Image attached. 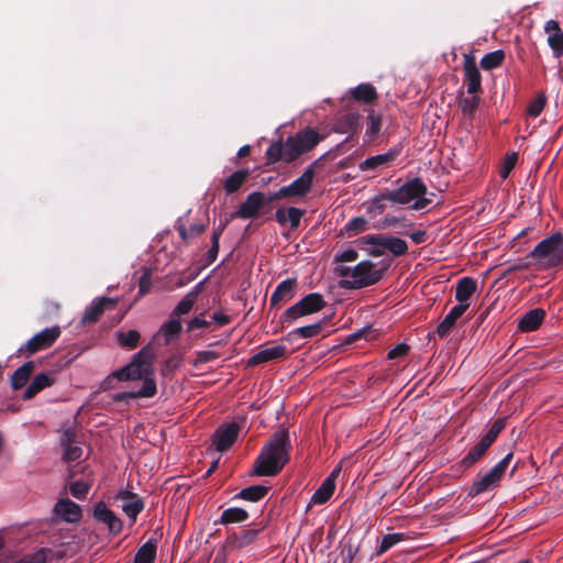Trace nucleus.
<instances>
[{"label":"nucleus","instance_id":"obj_47","mask_svg":"<svg viewBox=\"0 0 563 563\" xmlns=\"http://www.w3.org/2000/svg\"><path fill=\"white\" fill-rule=\"evenodd\" d=\"M206 228H207V224H205V223L191 224L189 227V229H187L184 224H177V227H176L179 236L184 241H188L189 239L200 235L202 232H205Z\"/></svg>","mask_w":563,"mask_h":563},{"label":"nucleus","instance_id":"obj_50","mask_svg":"<svg viewBox=\"0 0 563 563\" xmlns=\"http://www.w3.org/2000/svg\"><path fill=\"white\" fill-rule=\"evenodd\" d=\"M349 235H355L368 229V221L364 217L352 218L344 227Z\"/></svg>","mask_w":563,"mask_h":563},{"label":"nucleus","instance_id":"obj_57","mask_svg":"<svg viewBox=\"0 0 563 563\" xmlns=\"http://www.w3.org/2000/svg\"><path fill=\"white\" fill-rule=\"evenodd\" d=\"M358 549L355 547L351 541H347L343 544L340 554L339 560L341 563H352L355 559V555L357 553Z\"/></svg>","mask_w":563,"mask_h":563},{"label":"nucleus","instance_id":"obj_17","mask_svg":"<svg viewBox=\"0 0 563 563\" xmlns=\"http://www.w3.org/2000/svg\"><path fill=\"white\" fill-rule=\"evenodd\" d=\"M53 511L58 518L70 523L78 522L82 516L80 506L69 498L59 499Z\"/></svg>","mask_w":563,"mask_h":563},{"label":"nucleus","instance_id":"obj_38","mask_svg":"<svg viewBox=\"0 0 563 563\" xmlns=\"http://www.w3.org/2000/svg\"><path fill=\"white\" fill-rule=\"evenodd\" d=\"M489 446L490 444H488L484 439H481L478 443H476L462 459L461 464L466 468L471 467L486 454Z\"/></svg>","mask_w":563,"mask_h":563},{"label":"nucleus","instance_id":"obj_23","mask_svg":"<svg viewBox=\"0 0 563 563\" xmlns=\"http://www.w3.org/2000/svg\"><path fill=\"white\" fill-rule=\"evenodd\" d=\"M287 354V349L285 345H276L272 347H266L253 356H251L247 361V366H256L263 363H267L274 360L284 358Z\"/></svg>","mask_w":563,"mask_h":563},{"label":"nucleus","instance_id":"obj_35","mask_svg":"<svg viewBox=\"0 0 563 563\" xmlns=\"http://www.w3.org/2000/svg\"><path fill=\"white\" fill-rule=\"evenodd\" d=\"M34 362L27 361L18 369H15L11 376V387L14 390H19L22 387H24L29 382L31 374L34 371Z\"/></svg>","mask_w":563,"mask_h":563},{"label":"nucleus","instance_id":"obj_41","mask_svg":"<svg viewBox=\"0 0 563 563\" xmlns=\"http://www.w3.org/2000/svg\"><path fill=\"white\" fill-rule=\"evenodd\" d=\"M229 221H230V219H225L224 221L220 222L219 227L216 228L212 232L211 247L209 249V251L207 253V260H208L209 264L213 263L218 257L219 247H220V244H219L220 236H221L222 232L224 231V229L227 228Z\"/></svg>","mask_w":563,"mask_h":563},{"label":"nucleus","instance_id":"obj_58","mask_svg":"<svg viewBox=\"0 0 563 563\" xmlns=\"http://www.w3.org/2000/svg\"><path fill=\"white\" fill-rule=\"evenodd\" d=\"M183 363V356L180 354L170 355L164 363V367L162 369L163 375H167L178 369Z\"/></svg>","mask_w":563,"mask_h":563},{"label":"nucleus","instance_id":"obj_44","mask_svg":"<svg viewBox=\"0 0 563 563\" xmlns=\"http://www.w3.org/2000/svg\"><path fill=\"white\" fill-rule=\"evenodd\" d=\"M145 503L143 499L125 501L121 505L122 511L130 519L131 525L136 522L137 516L144 510Z\"/></svg>","mask_w":563,"mask_h":563},{"label":"nucleus","instance_id":"obj_43","mask_svg":"<svg viewBox=\"0 0 563 563\" xmlns=\"http://www.w3.org/2000/svg\"><path fill=\"white\" fill-rule=\"evenodd\" d=\"M385 240L386 252L391 253L393 256L398 257L405 255L408 252V244L405 240L391 235H386Z\"/></svg>","mask_w":563,"mask_h":563},{"label":"nucleus","instance_id":"obj_13","mask_svg":"<svg viewBox=\"0 0 563 563\" xmlns=\"http://www.w3.org/2000/svg\"><path fill=\"white\" fill-rule=\"evenodd\" d=\"M240 430V424L236 422L219 426L212 434V445L218 452L228 451L236 441Z\"/></svg>","mask_w":563,"mask_h":563},{"label":"nucleus","instance_id":"obj_8","mask_svg":"<svg viewBox=\"0 0 563 563\" xmlns=\"http://www.w3.org/2000/svg\"><path fill=\"white\" fill-rule=\"evenodd\" d=\"M275 201L273 192L266 195L262 191H253L247 195L245 200L239 206L230 219L239 218L243 220L255 219L265 212V209Z\"/></svg>","mask_w":563,"mask_h":563},{"label":"nucleus","instance_id":"obj_19","mask_svg":"<svg viewBox=\"0 0 563 563\" xmlns=\"http://www.w3.org/2000/svg\"><path fill=\"white\" fill-rule=\"evenodd\" d=\"M115 305L117 299L113 298L101 297L95 299L92 303L86 308L81 318V323L87 324L97 322L103 314L107 307H114Z\"/></svg>","mask_w":563,"mask_h":563},{"label":"nucleus","instance_id":"obj_60","mask_svg":"<svg viewBox=\"0 0 563 563\" xmlns=\"http://www.w3.org/2000/svg\"><path fill=\"white\" fill-rule=\"evenodd\" d=\"M69 489H70V494L75 498L82 499L88 494L89 485L87 483H85V482L76 481V482L70 484Z\"/></svg>","mask_w":563,"mask_h":563},{"label":"nucleus","instance_id":"obj_33","mask_svg":"<svg viewBox=\"0 0 563 563\" xmlns=\"http://www.w3.org/2000/svg\"><path fill=\"white\" fill-rule=\"evenodd\" d=\"M251 176L249 168L235 170L223 180V188L228 195H232L241 189Z\"/></svg>","mask_w":563,"mask_h":563},{"label":"nucleus","instance_id":"obj_22","mask_svg":"<svg viewBox=\"0 0 563 563\" xmlns=\"http://www.w3.org/2000/svg\"><path fill=\"white\" fill-rule=\"evenodd\" d=\"M305 212V210L299 209L297 207H279L275 212V220L282 227L289 223L290 229L296 230L300 225V221Z\"/></svg>","mask_w":563,"mask_h":563},{"label":"nucleus","instance_id":"obj_4","mask_svg":"<svg viewBox=\"0 0 563 563\" xmlns=\"http://www.w3.org/2000/svg\"><path fill=\"white\" fill-rule=\"evenodd\" d=\"M427 185L420 177L407 180L404 185L395 190L388 191V201L397 205H407L415 201L411 208L413 210L426 209L432 201L427 198Z\"/></svg>","mask_w":563,"mask_h":563},{"label":"nucleus","instance_id":"obj_45","mask_svg":"<svg viewBox=\"0 0 563 563\" xmlns=\"http://www.w3.org/2000/svg\"><path fill=\"white\" fill-rule=\"evenodd\" d=\"M117 339L120 346L133 350L139 345L141 334L136 330H129L128 332H118Z\"/></svg>","mask_w":563,"mask_h":563},{"label":"nucleus","instance_id":"obj_24","mask_svg":"<svg viewBox=\"0 0 563 563\" xmlns=\"http://www.w3.org/2000/svg\"><path fill=\"white\" fill-rule=\"evenodd\" d=\"M544 31L549 34L548 44L555 57L563 55V32L559 22L550 20L545 23Z\"/></svg>","mask_w":563,"mask_h":563},{"label":"nucleus","instance_id":"obj_28","mask_svg":"<svg viewBox=\"0 0 563 563\" xmlns=\"http://www.w3.org/2000/svg\"><path fill=\"white\" fill-rule=\"evenodd\" d=\"M545 311L541 308H534L525 313L519 322L518 329L521 332H532L539 329L544 320Z\"/></svg>","mask_w":563,"mask_h":563},{"label":"nucleus","instance_id":"obj_54","mask_svg":"<svg viewBox=\"0 0 563 563\" xmlns=\"http://www.w3.org/2000/svg\"><path fill=\"white\" fill-rule=\"evenodd\" d=\"M368 126L366 130V135L369 136V140L375 139L382 126V118L378 114H375L374 111H371L367 115Z\"/></svg>","mask_w":563,"mask_h":563},{"label":"nucleus","instance_id":"obj_31","mask_svg":"<svg viewBox=\"0 0 563 563\" xmlns=\"http://www.w3.org/2000/svg\"><path fill=\"white\" fill-rule=\"evenodd\" d=\"M477 289L476 280L472 277L461 278L455 288V299L459 301L457 305H468L470 298L474 295Z\"/></svg>","mask_w":563,"mask_h":563},{"label":"nucleus","instance_id":"obj_5","mask_svg":"<svg viewBox=\"0 0 563 563\" xmlns=\"http://www.w3.org/2000/svg\"><path fill=\"white\" fill-rule=\"evenodd\" d=\"M327 306V301L319 292H310L303 296L298 302L286 309L279 321L283 327L294 323L302 317H307L321 311Z\"/></svg>","mask_w":563,"mask_h":563},{"label":"nucleus","instance_id":"obj_52","mask_svg":"<svg viewBox=\"0 0 563 563\" xmlns=\"http://www.w3.org/2000/svg\"><path fill=\"white\" fill-rule=\"evenodd\" d=\"M406 536L404 533H388L385 534L382 539L380 545L378 548L377 554H383L388 551L390 548L405 540Z\"/></svg>","mask_w":563,"mask_h":563},{"label":"nucleus","instance_id":"obj_18","mask_svg":"<svg viewBox=\"0 0 563 563\" xmlns=\"http://www.w3.org/2000/svg\"><path fill=\"white\" fill-rule=\"evenodd\" d=\"M341 472V466L334 467L331 474L322 482L321 486L314 492L311 497V503L314 505L325 504L334 493L335 481Z\"/></svg>","mask_w":563,"mask_h":563},{"label":"nucleus","instance_id":"obj_64","mask_svg":"<svg viewBox=\"0 0 563 563\" xmlns=\"http://www.w3.org/2000/svg\"><path fill=\"white\" fill-rule=\"evenodd\" d=\"M357 257H358V253L355 250L350 249V250L343 251L340 254H336L334 260H335V262L345 263V262H354L357 260Z\"/></svg>","mask_w":563,"mask_h":563},{"label":"nucleus","instance_id":"obj_14","mask_svg":"<svg viewBox=\"0 0 563 563\" xmlns=\"http://www.w3.org/2000/svg\"><path fill=\"white\" fill-rule=\"evenodd\" d=\"M59 444L63 449V461L70 463L80 460L82 455V448L79 445L77 431L73 428H67L62 432Z\"/></svg>","mask_w":563,"mask_h":563},{"label":"nucleus","instance_id":"obj_21","mask_svg":"<svg viewBox=\"0 0 563 563\" xmlns=\"http://www.w3.org/2000/svg\"><path fill=\"white\" fill-rule=\"evenodd\" d=\"M156 393L157 386L155 379H145L139 390L117 393L112 396V400L115 402H123L129 399L152 398Z\"/></svg>","mask_w":563,"mask_h":563},{"label":"nucleus","instance_id":"obj_53","mask_svg":"<svg viewBox=\"0 0 563 563\" xmlns=\"http://www.w3.org/2000/svg\"><path fill=\"white\" fill-rule=\"evenodd\" d=\"M547 103L544 93H539L528 106L527 113L530 117L537 118L541 114Z\"/></svg>","mask_w":563,"mask_h":563},{"label":"nucleus","instance_id":"obj_62","mask_svg":"<svg viewBox=\"0 0 563 563\" xmlns=\"http://www.w3.org/2000/svg\"><path fill=\"white\" fill-rule=\"evenodd\" d=\"M48 553V550L41 549L33 554L25 555L21 560L26 561L25 563H46Z\"/></svg>","mask_w":563,"mask_h":563},{"label":"nucleus","instance_id":"obj_39","mask_svg":"<svg viewBox=\"0 0 563 563\" xmlns=\"http://www.w3.org/2000/svg\"><path fill=\"white\" fill-rule=\"evenodd\" d=\"M249 518H250V515L245 509L239 508V507H231V508L225 509L221 514L220 519L218 521H216V523H221V525L242 523V522H245L246 520H249Z\"/></svg>","mask_w":563,"mask_h":563},{"label":"nucleus","instance_id":"obj_56","mask_svg":"<svg viewBox=\"0 0 563 563\" xmlns=\"http://www.w3.org/2000/svg\"><path fill=\"white\" fill-rule=\"evenodd\" d=\"M196 301L185 296L173 309L170 317L179 318L180 316L187 314L192 309Z\"/></svg>","mask_w":563,"mask_h":563},{"label":"nucleus","instance_id":"obj_51","mask_svg":"<svg viewBox=\"0 0 563 563\" xmlns=\"http://www.w3.org/2000/svg\"><path fill=\"white\" fill-rule=\"evenodd\" d=\"M505 427H506V418L496 419L493 422V424L490 426L487 433L482 437V439H484L488 444L492 445L498 438L499 433L505 429Z\"/></svg>","mask_w":563,"mask_h":563},{"label":"nucleus","instance_id":"obj_10","mask_svg":"<svg viewBox=\"0 0 563 563\" xmlns=\"http://www.w3.org/2000/svg\"><path fill=\"white\" fill-rule=\"evenodd\" d=\"M60 335L59 327L45 328L32 336L24 346L19 349L20 353L27 355L35 354L42 350L51 347Z\"/></svg>","mask_w":563,"mask_h":563},{"label":"nucleus","instance_id":"obj_40","mask_svg":"<svg viewBox=\"0 0 563 563\" xmlns=\"http://www.w3.org/2000/svg\"><path fill=\"white\" fill-rule=\"evenodd\" d=\"M322 329H323L322 322L303 325V327L297 328V329L292 330L291 332H289L287 334L286 339L290 341V340H292V338H301V339L313 338V336L319 335L321 333Z\"/></svg>","mask_w":563,"mask_h":563},{"label":"nucleus","instance_id":"obj_9","mask_svg":"<svg viewBox=\"0 0 563 563\" xmlns=\"http://www.w3.org/2000/svg\"><path fill=\"white\" fill-rule=\"evenodd\" d=\"M313 163L309 166L303 174L287 186H283L277 191L273 192V199L278 201L280 199L302 198L311 190L314 178Z\"/></svg>","mask_w":563,"mask_h":563},{"label":"nucleus","instance_id":"obj_37","mask_svg":"<svg viewBox=\"0 0 563 563\" xmlns=\"http://www.w3.org/2000/svg\"><path fill=\"white\" fill-rule=\"evenodd\" d=\"M269 487L264 485H252L241 489L234 498H240L251 503H257L265 498L268 494Z\"/></svg>","mask_w":563,"mask_h":563},{"label":"nucleus","instance_id":"obj_42","mask_svg":"<svg viewBox=\"0 0 563 563\" xmlns=\"http://www.w3.org/2000/svg\"><path fill=\"white\" fill-rule=\"evenodd\" d=\"M505 60V52L503 49H497L490 53L485 54L481 59V67L484 70H492L499 66Z\"/></svg>","mask_w":563,"mask_h":563},{"label":"nucleus","instance_id":"obj_55","mask_svg":"<svg viewBox=\"0 0 563 563\" xmlns=\"http://www.w3.org/2000/svg\"><path fill=\"white\" fill-rule=\"evenodd\" d=\"M266 157L268 163H277L284 161V145L283 142L278 141L273 143L266 151Z\"/></svg>","mask_w":563,"mask_h":563},{"label":"nucleus","instance_id":"obj_7","mask_svg":"<svg viewBox=\"0 0 563 563\" xmlns=\"http://www.w3.org/2000/svg\"><path fill=\"white\" fill-rule=\"evenodd\" d=\"M514 453L509 452L503 460H500L493 468L484 475H478L472 486L468 488V496L476 497L483 493L489 492L499 485L507 467L509 466Z\"/></svg>","mask_w":563,"mask_h":563},{"label":"nucleus","instance_id":"obj_63","mask_svg":"<svg viewBox=\"0 0 563 563\" xmlns=\"http://www.w3.org/2000/svg\"><path fill=\"white\" fill-rule=\"evenodd\" d=\"M409 345L406 343H399L395 347L388 351L387 358L396 360L406 356L409 353Z\"/></svg>","mask_w":563,"mask_h":563},{"label":"nucleus","instance_id":"obj_59","mask_svg":"<svg viewBox=\"0 0 563 563\" xmlns=\"http://www.w3.org/2000/svg\"><path fill=\"white\" fill-rule=\"evenodd\" d=\"M517 159H518V154L516 152H512V153L506 155L504 165L499 173L500 177L503 179L508 178L509 174L511 173V170L514 169V167L517 163Z\"/></svg>","mask_w":563,"mask_h":563},{"label":"nucleus","instance_id":"obj_46","mask_svg":"<svg viewBox=\"0 0 563 563\" xmlns=\"http://www.w3.org/2000/svg\"><path fill=\"white\" fill-rule=\"evenodd\" d=\"M479 103L481 97L478 95H472L471 98L459 99V107L462 113L471 119L474 117Z\"/></svg>","mask_w":563,"mask_h":563},{"label":"nucleus","instance_id":"obj_12","mask_svg":"<svg viewBox=\"0 0 563 563\" xmlns=\"http://www.w3.org/2000/svg\"><path fill=\"white\" fill-rule=\"evenodd\" d=\"M463 71L464 85L466 86L467 93L479 95L483 92L482 75L476 65V59L473 54H464L463 56Z\"/></svg>","mask_w":563,"mask_h":563},{"label":"nucleus","instance_id":"obj_1","mask_svg":"<svg viewBox=\"0 0 563 563\" xmlns=\"http://www.w3.org/2000/svg\"><path fill=\"white\" fill-rule=\"evenodd\" d=\"M291 443L289 432L280 428L263 445L253 463L252 474L256 476H275L289 462Z\"/></svg>","mask_w":563,"mask_h":563},{"label":"nucleus","instance_id":"obj_26","mask_svg":"<svg viewBox=\"0 0 563 563\" xmlns=\"http://www.w3.org/2000/svg\"><path fill=\"white\" fill-rule=\"evenodd\" d=\"M468 309V305H456L454 306L449 313L444 317V319L438 324L435 333L440 338L446 336L452 328L455 325L456 321L464 314V312Z\"/></svg>","mask_w":563,"mask_h":563},{"label":"nucleus","instance_id":"obj_2","mask_svg":"<svg viewBox=\"0 0 563 563\" xmlns=\"http://www.w3.org/2000/svg\"><path fill=\"white\" fill-rule=\"evenodd\" d=\"M153 352L150 345L142 347L132 356L129 364L117 369L102 383V388L108 389L113 378L120 382L154 379Z\"/></svg>","mask_w":563,"mask_h":563},{"label":"nucleus","instance_id":"obj_20","mask_svg":"<svg viewBox=\"0 0 563 563\" xmlns=\"http://www.w3.org/2000/svg\"><path fill=\"white\" fill-rule=\"evenodd\" d=\"M386 234H368L360 238L356 243L373 257L383 256L386 253Z\"/></svg>","mask_w":563,"mask_h":563},{"label":"nucleus","instance_id":"obj_48","mask_svg":"<svg viewBox=\"0 0 563 563\" xmlns=\"http://www.w3.org/2000/svg\"><path fill=\"white\" fill-rule=\"evenodd\" d=\"M385 201H388V191L375 196L368 202L367 212L372 216L382 214L386 209Z\"/></svg>","mask_w":563,"mask_h":563},{"label":"nucleus","instance_id":"obj_32","mask_svg":"<svg viewBox=\"0 0 563 563\" xmlns=\"http://www.w3.org/2000/svg\"><path fill=\"white\" fill-rule=\"evenodd\" d=\"M54 384V377L46 373L37 374L23 393L24 399H32L44 388Z\"/></svg>","mask_w":563,"mask_h":563},{"label":"nucleus","instance_id":"obj_11","mask_svg":"<svg viewBox=\"0 0 563 563\" xmlns=\"http://www.w3.org/2000/svg\"><path fill=\"white\" fill-rule=\"evenodd\" d=\"M266 525L261 521L253 527L243 529L239 533L230 534L225 540V547L230 550H241L257 541L264 532Z\"/></svg>","mask_w":563,"mask_h":563},{"label":"nucleus","instance_id":"obj_30","mask_svg":"<svg viewBox=\"0 0 563 563\" xmlns=\"http://www.w3.org/2000/svg\"><path fill=\"white\" fill-rule=\"evenodd\" d=\"M302 153H307L316 147L322 140V136L313 129H305L291 136Z\"/></svg>","mask_w":563,"mask_h":563},{"label":"nucleus","instance_id":"obj_34","mask_svg":"<svg viewBox=\"0 0 563 563\" xmlns=\"http://www.w3.org/2000/svg\"><path fill=\"white\" fill-rule=\"evenodd\" d=\"M350 92L354 100L365 104H372L378 98L376 88L371 84H360L355 88L351 89Z\"/></svg>","mask_w":563,"mask_h":563},{"label":"nucleus","instance_id":"obj_36","mask_svg":"<svg viewBox=\"0 0 563 563\" xmlns=\"http://www.w3.org/2000/svg\"><path fill=\"white\" fill-rule=\"evenodd\" d=\"M183 325L179 319L170 317V319L163 323L159 333L164 336L165 345L170 344L181 333Z\"/></svg>","mask_w":563,"mask_h":563},{"label":"nucleus","instance_id":"obj_25","mask_svg":"<svg viewBox=\"0 0 563 563\" xmlns=\"http://www.w3.org/2000/svg\"><path fill=\"white\" fill-rule=\"evenodd\" d=\"M162 534L157 531L153 533L147 542H145L135 553L134 563H154L157 552V543Z\"/></svg>","mask_w":563,"mask_h":563},{"label":"nucleus","instance_id":"obj_3","mask_svg":"<svg viewBox=\"0 0 563 563\" xmlns=\"http://www.w3.org/2000/svg\"><path fill=\"white\" fill-rule=\"evenodd\" d=\"M539 271L563 266V234L554 232L540 241L527 255Z\"/></svg>","mask_w":563,"mask_h":563},{"label":"nucleus","instance_id":"obj_61","mask_svg":"<svg viewBox=\"0 0 563 563\" xmlns=\"http://www.w3.org/2000/svg\"><path fill=\"white\" fill-rule=\"evenodd\" d=\"M217 358H219V353L216 352V351H210V350L199 351L196 354V358L194 361V365L198 366L199 364H205V363L213 362Z\"/></svg>","mask_w":563,"mask_h":563},{"label":"nucleus","instance_id":"obj_29","mask_svg":"<svg viewBox=\"0 0 563 563\" xmlns=\"http://www.w3.org/2000/svg\"><path fill=\"white\" fill-rule=\"evenodd\" d=\"M400 153L399 148L393 147L389 148L388 152L384 154H378L375 156H371L366 158L364 162L360 164L361 170H373L378 168L379 166H385L395 161Z\"/></svg>","mask_w":563,"mask_h":563},{"label":"nucleus","instance_id":"obj_49","mask_svg":"<svg viewBox=\"0 0 563 563\" xmlns=\"http://www.w3.org/2000/svg\"><path fill=\"white\" fill-rule=\"evenodd\" d=\"M283 145L284 162L286 163H291L296 161L301 154H303L291 136L287 137L286 142L283 143Z\"/></svg>","mask_w":563,"mask_h":563},{"label":"nucleus","instance_id":"obj_6","mask_svg":"<svg viewBox=\"0 0 563 563\" xmlns=\"http://www.w3.org/2000/svg\"><path fill=\"white\" fill-rule=\"evenodd\" d=\"M376 265L372 261H362L352 271L351 280H341L340 285L344 289H361L373 286L380 282L385 275L386 268H375Z\"/></svg>","mask_w":563,"mask_h":563},{"label":"nucleus","instance_id":"obj_16","mask_svg":"<svg viewBox=\"0 0 563 563\" xmlns=\"http://www.w3.org/2000/svg\"><path fill=\"white\" fill-rule=\"evenodd\" d=\"M296 278H287L279 283L271 296V308L279 307L283 303L290 301L296 295Z\"/></svg>","mask_w":563,"mask_h":563},{"label":"nucleus","instance_id":"obj_15","mask_svg":"<svg viewBox=\"0 0 563 563\" xmlns=\"http://www.w3.org/2000/svg\"><path fill=\"white\" fill-rule=\"evenodd\" d=\"M93 518L96 521L108 527L111 534L118 536L123 529L122 520L112 511L104 501H98L93 507Z\"/></svg>","mask_w":563,"mask_h":563},{"label":"nucleus","instance_id":"obj_27","mask_svg":"<svg viewBox=\"0 0 563 563\" xmlns=\"http://www.w3.org/2000/svg\"><path fill=\"white\" fill-rule=\"evenodd\" d=\"M360 120L361 115L357 112H347L340 118L334 123L333 130L338 133L350 134L352 137L357 133L360 129Z\"/></svg>","mask_w":563,"mask_h":563}]
</instances>
